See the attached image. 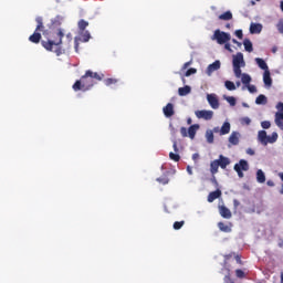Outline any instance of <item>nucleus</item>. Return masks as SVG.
I'll list each match as a JSON object with an SVG mask.
<instances>
[{
  "label": "nucleus",
  "mask_w": 283,
  "mask_h": 283,
  "mask_svg": "<svg viewBox=\"0 0 283 283\" xmlns=\"http://www.w3.org/2000/svg\"><path fill=\"white\" fill-rule=\"evenodd\" d=\"M55 36L57 40H49V41H42V46L48 50V52H55L56 56H61V43H63V36H65V33H63V30H59L55 33Z\"/></svg>",
  "instance_id": "f257e3e1"
},
{
  "label": "nucleus",
  "mask_w": 283,
  "mask_h": 283,
  "mask_svg": "<svg viewBox=\"0 0 283 283\" xmlns=\"http://www.w3.org/2000/svg\"><path fill=\"white\" fill-rule=\"evenodd\" d=\"M232 67L235 78H240V76H242V67H247V62L244 61V54L242 52L232 55Z\"/></svg>",
  "instance_id": "f03ea898"
},
{
  "label": "nucleus",
  "mask_w": 283,
  "mask_h": 283,
  "mask_svg": "<svg viewBox=\"0 0 283 283\" xmlns=\"http://www.w3.org/2000/svg\"><path fill=\"white\" fill-rule=\"evenodd\" d=\"M279 135L277 133H272L271 135H266V130H259L258 132V140L263 147H266V145H273L274 143H277Z\"/></svg>",
  "instance_id": "7ed1b4c3"
},
{
  "label": "nucleus",
  "mask_w": 283,
  "mask_h": 283,
  "mask_svg": "<svg viewBox=\"0 0 283 283\" xmlns=\"http://www.w3.org/2000/svg\"><path fill=\"white\" fill-rule=\"evenodd\" d=\"M211 40L216 41L218 45H224V43H229V41H231V33L217 29L213 32Z\"/></svg>",
  "instance_id": "20e7f679"
},
{
  "label": "nucleus",
  "mask_w": 283,
  "mask_h": 283,
  "mask_svg": "<svg viewBox=\"0 0 283 283\" xmlns=\"http://www.w3.org/2000/svg\"><path fill=\"white\" fill-rule=\"evenodd\" d=\"M87 78H96V81H103V77L98 75V73H94L92 71H86L85 75L82 76V87H85L86 90H90L91 87H94V83L87 84L85 81Z\"/></svg>",
  "instance_id": "39448f33"
},
{
  "label": "nucleus",
  "mask_w": 283,
  "mask_h": 283,
  "mask_svg": "<svg viewBox=\"0 0 283 283\" xmlns=\"http://www.w3.org/2000/svg\"><path fill=\"white\" fill-rule=\"evenodd\" d=\"M233 169L240 178H244L243 171H249V161H247V159H241L234 165Z\"/></svg>",
  "instance_id": "423d86ee"
},
{
  "label": "nucleus",
  "mask_w": 283,
  "mask_h": 283,
  "mask_svg": "<svg viewBox=\"0 0 283 283\" xmlns=\"http://www.w3.org/2000/svg\"><path fill=\"white\" fill-rule=\"evenodd\" d=\"M228 143L229 149L240 145V132L233 130L228 138Z\"/></svg>",
  "instance_id": "0eeeda50"
},
{
  "label": "nucleus",
  "mask_w": 283,
  "mask_h": 283,
  "mask_svg": "<svg viewBox=\"0 0 283 283\" xmlns=\"http://www.w3.org/2000/svg\"><path fill=\"white\" fill-rule=\"evenodd\" d=\"M195 116L202 118L203 120H211L213 118V111H196Z\"/></svg>",
  "instance_id": "6e6552de"
},
{
  "label": "nucleus",
  "mask_w": 283,
  "mask_h": 283,
  "mask_svg": "<svg viewBox=\"0 0 283 283\" xmlns=\"http://www.w3.org/2000/svg\"><path fill=\"white\" fill-rule=\"evenodd\" d=\"M207 101L212 109H218L220 107V101H218V95L208 94Z\"/></svg>",
  "instance_id": "1a4fd4ad"
},
{
  "label": "nucleus",
  "mask_w": 283,
  "mask_h": 283,
  "mask_svg": "<svg viewBox=\"0 0 283 283\" xmlns=\"http://www.w3.org/2000/svg\"><path fill=\"white\" fill-rule=\"evenodd\" d=\"M221 63L219 60H216L212 64H210L207 70H206V74L208 76H211V74H213V72H218V70H220Z\"/></svg>",
  "instance_id": "9d476101"
},
{
  "label": "nucleus",
  "mask_w": 283,
  "mask_h": 283,
  "mask_svg": "<svg viewBox=\"0 0 283 283\" xmlns=\"http://www.w3.org/2000/svg\"><path fill=\"white\" fill-rule=\"evenodd\" d=\"M217 161L219 163V167L221 169H227V167L231 165V159L229 157H224L223 155H219Z\"/></svg>",
  "instance_id": "9b49d317"
},
{
  "label": "nucleus",
  "mask_w": 283,
  "mask_h": 283,
  "mask_svg": "<svg viewBox=\"0 0 283 283\" xmlns=\"http://www.w3.org/2000/svg\"><path fill=\"white\" fill-rule=\"evenodd\" d=\"M263 25L262 23H255V22H252L250 24V34H260L263 30Z\"/></svg>",
  "instance_id": "f8f14e48"
},
{
  "label": "nucleus",
  "mask_w": 283,
  "mask_h": 283,
  "mask_svg": "<svg viewBox=\"0 0 283 283\" xmlns=\"http://www.w3.org/2000/svg\"><path fill=\"white\" fill-rule=\"evenodd\" d=\"M163 112H164V116H166V118H171V116H174L175 111H174V104L171 103H168L164 108H163Z\"/></svg>",
  "instance_id": "ddd939ff"
},
{
  "label": "nucleus",
  "mask_w": 283,
  "mask_h": 283,
  "mask_svg": "<svg viewBox=\"0 0 283 283\" xmlns=\"http://www.w3.org/2000/svg\"><path fill=\"white\" fill-rule=\"evenodd\" d=\"M263 83L265 87H271L273 85V78H271V71H264Z\"/></svg>",
  "instance_id": "4468645a"
},
{
  "label": "nucleus",
  "mask_w": 283,
  "mask_h": 283,
  "mask_svg": "<svg viewBox=\"0 0 283 283\" xmlns=\"http://www.w3.org/2000/svg\"><path fill=\"white\" fill-rule=\"evenodd\" d=\"M198 129H200L199 124L191 125L188 128V137L190 138V140H193V138H196V134L198 133Z\"/></svg>",
  "instance_id": "2eb2a0df"
},
{
  "label": "nucleus",
  "mask_w": 283,
  "mask_h": 283,
  "mask_svg": "<svg viewBox=\"0 0 283 283\" xmlns=\"http://www.w3.org/2000/svg\"><path fill=\"white\" fill-rule=\"evenodd\" d=\"M222 196V190L217 189L208 195V202H213L214 200H218Z\"/></svg>",
  "instance_id": "dca6fc26"
},
{
  "label": "nucleus",
  "mask_w": 283,
  "mask_h": 283,
  "mask_svg": "<svg viewBox=\"0 0 283 283\" xmlns=\"http://www.w3.org/2000/svg\"><path fill=\"white\" fill-rule=\"evenodd\" d=\"M231 132V123L224 122L220 128V136H227Z\"/></svg>",
  "instance_id": "f3484780"
},
{
  "label": "nucleus",
  "mask_w": 283,
  "mask_h": 283,
  "mask_svg": "<svg viewBox=\"0 0 283 283\" xmlns=\"http://www.w3.org/2000/svg\"><path fill=\"white\" fill-rule=\"evenodd\" d=\"M255 63L260 67V70H264V72H269V64L262 57H255Z\"/></svg>",
  "instance_id": "a211bd4d"
},
{
  "label": "nucleus",
  "mask_w": 283,
  "mask_h": 283,
  "mask_svg": "<svg viewBox=\"0 0 283 283\" xmlns=\"http://www.w3.org/2000/svg\"><path fill=\"white\" fill-rule=\"evenodd\" d=\"M256 182L260 185H264V182H266V175L264 174V170H256Z\"/></svg>",
  "instance_id": "6ab92c4d"
},
{
  "label": "nucleus",
  "mask_w": 283,
  "mask_h": 283,
  "mask_svg": "<svg viewBox=\"0 0 283 283\" xmlns=\"http://www.w3.org/2000/svg\"><path fill=\"white\" fill-rule=\"evenodd\" d=\"M274 123L279 129L283 132V114H275L274 115Z\"/></svg>",
  "instance_id": "aec40b11"
},
{
  "label": "nucleus",
  "mask_w": 283,
  "mask_h": 283,
  "mask_svg": "<svg viewBox=\"0 0 283 283\" xmlns=\"http://www.w3.org/2000/svg\"><path fill=\"white\" fill-rule=\"evenodd\" d=\"M240 78H241V83H243L245 87L248 85H251L252 78H251V75H249L248 73H241Z\"/></svg>",
  "instance_id": "412c9836"
},
{
  "label": "nucleus",
  "mask_w": 283,
  "mask_h": 283,
  "mask_svg": "<svg viewBox=\"0 0 283 283\" xmlns=\"http://www.w3.org/2000/svg\"><path fill=\"white\" fill-rule=\"evenodd\" d=\"M179 96H188V94H191V86L186 85L184 87L178 88Z\"/></svg>",
  "instance_id": "4be33fe9"
},
{
  "label": "nucleus",
  "mask_w": 283,
  "mask_h": 283,
  "mask_svg": "<svg viewBox=\"0 0 283 283\" xmlns=\"http://www.w3.org/2000/svg\"><path fill=\"white\" fill-rule=\"evenodd\" d=\"M220 167V164L218 163V159L210 163V172L212 175L218 174V168Z\"/></svg>",
  "instance_id": "5701e85b"
},
{
  "label": "nucleus",
  "mask_w": 283,
  "mask_h": 283,
  "mask_svg": "<svg viewBox=\"0 0 283 283\" xmlns=\"http://www.w3.org/2000/svg\"><path fill=\"white\" fill-rule=\"evenodd\" d=\"M243 46H244L245 52H253V42H251V40L244 39Z\"/></svg>",
  "instance_id": "b1692460"
},
{
  "label": "nucleus",
  "mask_w": 283,
  "mask_h": 283,
  "mask_svg": "<svg viewBox=\"0 0 283 283\" xmlns=\"http://www.w3.org/2000/svg\"><path fill=\"white\" fill-rule=\"evenodd\" d=\"M219 19L220 21H231V19H233V13H231V11H226L219 15Z\"/></svg>",
  "instance_id": "393cba45"
},
{
  "label": "nucleus",
  "mask_w": 283,
  "mask_h": 283,
  "mask_svg": "<svg viewBox=\"0 0 283 283\" xmlns=\"http://www.w3.org/2000/svg\"><path fill=\"white\" fill-rule=\"evenodd\" d=\"M29 41L31 43H40V41H41V33L35 31L31 36H29Z\"/></svg>",
  "instance_id": "a878e982"
},
{
  "label": "nucleus",
  "mask_w": 283,
  "mask_h": 283,
  "mask_svg": "<svg viewBox=\"0 0 283 283\" xmlns=\"http://www.w3.org/2000/svg\"><path fill=\"white\" fill-rule=\"evenodd\" d=\"M73 90H74V92H78V90L87 91L86 87H83V77H81V81H76V82L73 84Z\"/></svg>",
  "instance_id": "bb28decb"
},
{
  "label": "nucleus",
  "mask_w": 283,
  "mask_h": 283,
  "mask_svg": "<svg viewBox=\"0 0 283 283\" xmlns=\"http://www.w3.org/2000/svg\"><path fill=\"white\" fill-rule=\"evenodd\" d=\"M206 139H207V143H209V145H213V140H214L213 130L208 129L206 132Z\"/></svg>",
  "instance_id": "cd10ccee"
},
{
  "label": "nucleus",
  "mask_w": 283,
  "mask_h": 283,
  "mask_svg": "<svg viewBox=\"0 0 283 283\" xmlns=\"http://www.w3.org/2000/svg\"><path fill=\"white\" fill-rule=\"evenodd\" d=\"M80 36H82L83 43H87L90 39H92V34H90V31H80Z\"/></svg>",
  "instance_id": "c85d7f7f"
},
{
  "label": "nucleus",
  "mask_w": 283,
  "mask_h": 283,
  "mask_svg": "<svg viewBox=\"0 0 283 283\" xmlns=\"http://www.w3.org/2000/svg\"><path fill=\"white\" fill-rule=\"evenodd\" d=\"M268 98L265 97V95H259L256 98H255V104L256 105H266L268 103Z\"/></svg>",
  "instance_id": "c756f323"
},
{
  "label": "nucleus",
  "mask_w": 283,
  "mask_h": 283,
  "mask_svg": "<svg viewBox=\"0 0 283 283\" xmlns=\"http://www.w3.org/2000/svg\"><path fill=\"white\" fill-rule=\"evenodd\" d=\"M87 25H90V22L85 21L84 19L80 20L77 23L80 32H85V28H87Z\"/></svg>",
  "instance_id": "7c9ffc66"
},
{
  "label": "nucleus",
  "mask_w": 283,
  "mask_h": 283,
  "mask_svg": "<svg viewBox=\"0 0 283 283\" xmlns=\"http://www.w3.org/2000/svg\"><path fill=\"white\" fill-rule=\"evenodd\" d=\"M218 227H219L220 231H223L224 233H230V231H231V227L224 224V222H219Z\"/></svg>",
  "instance_id": "2f4dec72"
},
{
  "label": "nucleus",
  "mask_w": 283,
  "mask_h": 283,
  "mask_svg": "<svg viewBox=\"0 0 283 283\" xmlns=\"http://www.w3.org/2000/svg\"><path fill=\"white\" fill-rule=\"evenodd\" d=\"M224 87L228 88L229 92H234V90H237L235 83H233L231 81H226L224 82Z\"/></svg>",
  "instance_id": "473e14b6"
},
{
  "label": "nucleus",
  "mask_w": 283,
  "mask_h": 283,
  "mask_svg": "<svg viewBox=\"0 0 283 283\" xmlns=\"http://www.w3.org/2000/svg\"><path fill=\"white\" fill-rule=\"evenodd\" d=\"M35 21L38 23L35 32H39V31L43 30V18L42 17H36Z\"/></svg>",
  "instance_id": "72a5a7b5"
},
{
  "label": "nucleus",
  "mask_w": 283,
  "mask_h": 283,
  "mask_svg": "<svg viewBox=\"0 0 283 283\" xmlns=\"http://www.w3.org/2000/svg\"><path fill=\"white\" fill-rule=\"evenodd\" d=\"M223 98H224V101H227V103H229V105L231 107H235V103H237L235 97H233V96H224Z\"/></svg>",
  "instance_id": "f704fd0d"
},
{
  "label": "nucleus",
  "mask_w": 283,
  "mask_h": 283,
  "mask_svg": "<svg viewBox=\"0 0 283 283\" xmlns=\"http://www.w3.org/2000/svg\"><path fill=\"white\" fill-rule=\"evenodd\" d=\"M169 158H170V160H174L175 163L180 161V155L175 154V153H169Z\"/></svg>",
  "instance_id": "c9c22d12"
},
{
  "label": "nucleus",
  "mask_w": 283,
  "mask_h": 283,
  "mask_svg": "<svg viewBox=\"0 0 283 283\" xmlns=\"http://www.w3.org/2000/svg\"><path fill=\"white\" fill-rule=\"evenodd\" d=\"M182 227H185V221H176L174 223L175 231H178V230L182 229Z\"/></svg>",
  "instance_id": "e433bc0d"
},
{
  "label": "nucleus",
  "mask_w": 283,
  "mask_h": 283,
  "mask_svg": "<svg viewBox=\"0 0 283 283\" xmlns=\"http://www.w3.org/2000/svg\"><path fill=\"white\" fill-rule=\"evenodd\" d=\"M235 275H237V277H239L240 280H243V277H247V274H245L244 271H242L241 269L235 270Z\"/></svg>",
  "instance_id": "4c0bfd02"
},
{
  "label": "nucleus",
  "mask_w": 283,
  "mask_h": 283,
  "mask_svg": "<svg viewBox=\"0 0 283 283\" xmlns=\"http://www.w3.org/2000/svg\"><path fill=\"white\" fill-rule=\"evenodd\" d=\"M262 129H271V122L270 120H263L261 122Z\"/></svg>",
  "instance_id": "58836bf2"
},
{
  "label": "nucleus",
  "mask_w": 283,
  "mask_h": 283,
  "mask_svg": "<svg viewBox=\"0 0 283 283\" xmlns=\"http://www.w3.org/2000/svg\"><path fill=\"white\" fill-rule=\"evenodd\" d=\"M276 29H277V32H280V34H283V19L279 20L276 24Z\"/></svg>",
  "instance_id": "ea45409f"
},
{
  "label": "nucleus",
  "mask_w": 283,
  "mask_h": 283,
  "mask_svg": "<svg viewBox=\"0 0 283 283\" xmlns=\"http://www.w3.org/2000/svg\"><path fill=\"white\" fill-rule=\"evenodd\" d=\"M247 88L250 94H255L258 92V87H255V85L248 84Z\"/></svg>",
  "instance_id": "a19ab883"
},
{
  "label": "nucleus",
  "mask_w": 283,
  "mask_h": 283,
  "mask_svg": "<svg viewBox=\"0 0 283 283\" xmlns=\"http://www.w3.org/2000/svg\"><path fill=\"white\" fill-rule=\"evenodd\" d=\"M241 125H251V118L249 117H242L240 119Z\"/></svg>",
  "instance_id": "79ce46f5"
},
{
  "label": "nucleus",
  "mask_w": 283,
  "mask_h": 283,
  "mask_svg": "<svg viewBox=\"0 0 283 283\" xmlns=\"http://www.w3.org/2000/svg\"><path fill=\"white\" fill-rule=\"evenodd\" d=\"M237 39L242 40L244 38V33H242V29H239L234 32Z\"/></svg>",
  "instance_id": "37998d69"
},
{
  "label": "nucleus",
  "mask_w": 283,
  "mask_h": 283,
  "mask_svg": "<svg viewBox=\"0 0 283 283\" xmlns=\"http://www.w3.org/2000/svg\"><path fill=\"white\" fill-rule=\"evenodd\" d=\"M276 109H277V112L275 114H283V103L282 102H279L276 104Z\"/></svg>",
  "instance_id": "c03bdc74"
},
{
  "label": "nucleus",
  "mask_w": 283,
  "mask_h": 283,
  "mask_svg": "<svg viewBox=\"0 0 283 283\" xmlns=\"http://www.w3.org/2000/svg\"><path fill=\"white\" fill-rule=\"evenodd\" d=\"M180 134L184 138H187V136H189V130H187L186 127H181L180 128Z\"/></svg>",
  "instance_id": "a18cd8bd"
},
{
  "label": "nucleus",
  "mask_w": 283,
  "mask_h": 283,
  "mask_svg": "<svg viewBox=\"0 0 283 283\" xmlns=\"http://www.w3.org/2000/svg\"><path fill=\"white\" fill-rule=\"evenodd\" d=\"M114 83H118V80H115V78H106L105 80V85L109 86Z\"/></svg>",
  "instance_id": "49530a36"
},
{
  "label": "nucleus",
  "mask_w": 283,
  "mask_h": 283,
  "mask_svg": "<svg viewBox=\"0 0 283 283\" xmlns=\"http://www.w3.org/2000/svg\"><path fill=\"white\" fill-rule=\"evenodd\" d=\"M157 182H161V185H168L169 179H167V178H157Z\"/></svg>",
  "instance_id": "de8ad7c7"
},
{
  "label": "nucleus",
  "mask_w": 283,
  "mask_h": 283,
  "mask_svg": "<svg viewBox=\"0 0 283 283\" xmlns=\"http://www.w3.org/2000/svg\"><path fill=\"white\" fill-rule=\"evenodd\" d=\"M197 70L196 69H189L186 73L185 76H191V74H196Z\"/></svg>",
  "instance_id": "09e8293b"
},
{
  "label": "nucleus",
  "mask_w": 283,
  "mask_h": 283,
  "mask_svg": "<svg viewBox=\"0 0 283 283\" xmlns=\"http://www.w3.org/2000/svg\"><path fill=\"white\" fill-rule=\"evenodd\" d=\"M223 45H224V50H227L228 52H233V49H231V43L226 42L223 43Z\"/></svg>",
  "instance_id": "8fccbe9b"
},
{
  "label": "nucleus",
  "mask_w": 283,
  "mask_h": 283,
  "mask_svg": "<svg viewBox=\"0 0 283 283\" xmlns=\"http://www.w3.org/2000/svg\"><path fill=\"white\" fill-rule=\"evenodd\" d=\"M81 41L80 38H75L74 39V43H75V52H78V42Z\"/></svg>",
  "instance_id": "3c124183"
},
{
  "label": "nucleus",
  "mask_w": 283,
  "mask_h": 283,
  "mask_svg": "<svg viewBox=\"0 0 283 283\" xmlns=\"http://www.w3.org/2000/svg\"><path fill=\"white\" fill-rule=\"evenodd\" d=\"M245 151L248 156H255V150H253L252 148H248Z\"/></svg>",
  "instance_id": "603ef678"
},
{
  "label": "nucleus",
  "mask_w": 283,
  "mask_h": 283,
  "mask_svg": "<svg viewBox=\"0 0 283 283\" xmlns=\"http://www.w3.org/2000/svg\"><path fill=\"white\" fill-rule=\"evenodd\" d=\"M222 218H224L226 220H230L231 218V213H221Z\"/></svg>",
  "instance_id": "864d4df0"
},
{
  "label": "nucleus",
  "mask_w": 283,
  "mask_h": 283,
  "mask_svg": "<svg viewBox=\"0 0 283 283\" xmlns=\"http://www.w3.org/2000/svg\"><path fill=\"white\" fill-rule=\"evenodd\" d=\"M232 43H234V45H238V48H242V42H238V40L232 39Z\"/></svg>",
  "instance_id": "5fc2aeb1"
},
{
  "label": "nucleus",
  "mask_w": 283,
  "mask_h": 283,
  "mask_svg": "<svg viewBox=\"0 0 283 283\" xmlns=\"http://www.w3.org/2000/svg\"><path fill=\"white\" fill-rule=\"evenodd\" d=\"M172 147H174V151L176 154H178V143L177 142H174Z\"/></svg>",
  "instance_id": "6e6d98bb"
},
{
  "label": "nucleus",
  "mask_w": 283,
  "mask_h": 283,
  "mask_svg": "<svg viewBox=\"0 0 283 283\" xmlns=\"http://www.w3.org/2000/svg\"><path fill=\"white\" fill-rule=\"evenodd\" d=\"M212 134H219L220 135V127H214L213 129H212Z\"/></svg>",
  "instance_id": "4d7b16f0"
},
{
  "label": "nucleus",
  "mask_w": 283,
  "mask_h": 283,
  "mask_svg": "<svg viewBox=\"0 0 283 283\" xmlns=\"http://www.w3.org/2000/svg\"><path fill=\"white\" fill-rule=\"evenodd\" d=\"M266 185L268 187H275V182H273V180H268Z\"/></svg>",
  "instance_id": "13d9d810"
},
{
  "label": "nucleus",
  "mask_w": 283,
  "mask_h": 283,
  "mask_svg": "<svg viewBox=\"0 0 283 283\" xmlns=\"http://www.w3.org/2000/svg\"><path fill=\"white\" fill-rule=\"evenodd\" d=\"M86 85H91V83H94V80L92 77H87V80H85Z\"/></svg>",
  "instance_id": "bf43d9fd"
},
{
  "label": "nucleus",
  "mask_w": 283,
  "mask_h": 283,
  "mask_svg": "<svg viewBox=\"0 0 283 283\" xmlns=\"http://www.w3.org/2000/svg\"><path fill=\"white\" fill-rule=\"evenodd\" d=\"M189 65H191V62H186L182 66V71L187 70V67H189Z\"/></svg>",
  "instance_id": "052dcab7"
},
{
  "label": "nucleus",
  "mask_w": 283,
  "mask_h": 283,
  "mask_svg": "<svg viewBox=\"0 0 283 283\" xmlns=\"http://www.w3.org/2000/svg\"><path fill=\"white\" fill-rule=\"evenodd\" d=\"M198 158H200V155L198 154V153H195L193 155H192V160H198Z\"/></svg>",
  "instance_id": "680f3d73"
},
{
  "label": "nucleus",
  "mask_w": 283,
  "mask_h": 283,
  "mask_svg": "<svg viewBox=\"0 0 283 283\" xmlns=\"http://www.w3.org/2000/svg\"><path fill=\"white\" fill-rule=\"evenodd\" d=\"M187 171H188L189 176H193V170L191 169V166L187 167Z\"/></svg>",
  "instance_id": "e2e57ef3"
},
{
  "label": "nucleus",
  "mask_w": 283,
  "mask_h": 283,
  "mask_svg": "<svg viewBox=\"0 0 283 283\" xmlns=\"http://www.w3.org/2000/svg\"><path fill=\"white\" fill-rule=\"evenodd\" d=\"M221 213H229V209L222 207V208H221Z\"/></svg>",
  "instance_id": "0e129e2a"
},
{
  "label": "nucleus",
  "mask_w": 283,
  "mask_h": 283,
  "mask_svg": "<svg viewBox=\"0 0 283 283\" xmlns=\"http://www.w3.org/2000/svg\"><path fill=\"white\" fill-rule=\"evenodd\" d=\"M66 39H69V41H72V33H67Z\"/></svg>",
  "instance_id": "69168bd1"
},
{
  "label": "nucleus",
  "mask_w": 283,
  "mask_h": 283,
  "mask_svg": "<svg viewBox=\"0 0 283 283\" xmlns=\"http://www.w3.org/2000/svg\"><path fill=\"white\" fill-rule=\"evenodd\" d=\"M277 52V46L272 48V53L275 54Z\"/></svg>",
  "instance_id": "338daca9"
},
{
  "label": "nucleus",
  "mask_w": 283,
  "mask_h": 283,
  "mask_svg": "<svg viewBox=\"0 0 283 283\" xmlns=\"http://www.w3.org/2000/svg\"><path fill=\"white\" fill-rule=\"evenodd\" d=\"M191 123H193V120L191 119V117H188L187 124H188V125H191Z\"/></svg>",
  "instance_id": "774afa93"
}]
</instances>
